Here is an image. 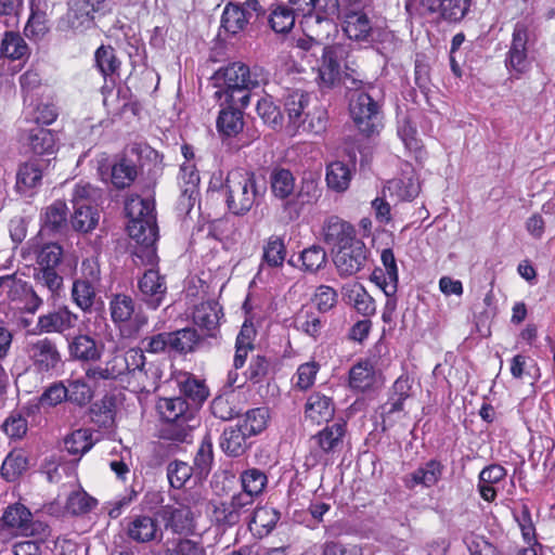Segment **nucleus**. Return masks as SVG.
Listing matches in <instances>:
<instances>
[{"instance_id": "1", "label": "nucleus", "mask_w": 555, "mask_h": 555, "mask_svg": "<svg viewBox=\"0 0 555 555\" xmlns=\"http://www.w3.org/2000/svg\"><path fill=\"white\" fill-rule=\"evenodd\" d=\"M217 80L222 81L224 90L215 94L219 98L223 94L227 103L240 104L244 108L249 103L248 91L266 85L268 73L261 67L249 68L243 63L234 62L217 73Z\"/></svg>"}, {"instance_id": "2", "label": "nucleus", "mask_w": 555, "mask_h": 555, "mask_svg": "<svg viewBox=\"0 0 555 555\" xmlns=\"http://www.w3.org/2000/svg\"><path fill=\"white\" fill-rule=\"evenodd\" d=\"M125 210L129 218V236L141 245L149 261L153 262L156 257L154 244L158 237L154 203L147 198L131 196L126 202Z\"/></svg>"}, {"instance_id": "3", "label": "nucleus", "mask_w": 555, "mask_h": 555, "mask_svg": "<svg viewBox=\"0 0 555 555\" xmlns=\"http://www.w3.org/2000/svg\"><path fill=\"white\" fill-rule=\"evenodd\" d=\"M284 111L288 127L310 133H322L327 125V112L318 104H311V96L302 90H291L284 96Z\"/></svg>"}, {"instance_id": "4", "label": "nucleus", "mask_w": 555, "mask_h": 555, "mask_svg": "<svg viewBox=\"0 0 555 555\" xmlns=\"http://www.w3.org/2000/svg\"><path fill=\"white\" fill-rule=\"evenodd\" d=\"M221 190L228 209L236 216L246 215L263 194L257 186L255 172L243 168L229 171Z\"/></svg>"}, {"instance_id": "5", "label": "nucleus", "mask_w": 555, "mask_h": 555, "mask_svg": "<svg viewBox=\"0 0 555 555\" xmlns=\"http://www.w3.org/2000/svg\"><path fill=\"white\" fill-rule=\"evenodd\" d=\"M353 93L350 95V115L360 132L370 137L378 132L382 127L379 104L374 99L375 88L361 80H351Z\"/></svg>"}, {"instance_id": "6", "label": "nucleus", "mask_w": 555, "mask_h": 555, "mask_svg": "<svg viewBox=\"0 0 555 555\" xmlns=\"http://www.w3.org/2000/svg\"><path fill=\"white\" fill-rule=\"evenodd\" d=\"M48 526L33 518L31 512L23 504L9 505L0 517V535L11 537H37L46 535Z\"/></svg>"}, {"instance_id": "7", "label": "nucleus", "mask_w": 555, "mask_h": 555, "mask_svg": "<svg viewBox=\"0 0 555 555\" xmlns=\"http://www.w3.org/2000/svg\"><path fill=\"white\" fill-rule=\"evenodd\" d=\"M157 409L162 418L176 430L177 440L185 441L190 431L197 425L193 410L181 397L163 398L158 401Z\"/></svg>"}, {"instance_id": "8", "label": "nucleus", "mask_w": 555, "mask_h": 555, "mask_svg": "<svg viewBox=\"0 0 555 555\" xmlns=\"http://www.w3.org/2000/svg\"><path fill=\"white\" fill-rule=\"evenodd\" d=\"M266 12L258 0H246L242 4L229 2L221 15V27L231 35L247 29L263 20Z\"/></svg>"}, {"instance_id": "9", "label": "nucleus", "mask_w": 555, "mask_h": 555, "mask_svg": "<svg viewBox=\"0 0 555 555\" xmlns=\"http://www.w3.org/2000/svg\"><path fill=\"white\" fill-rule=\"evenodd\" d=\"M25 353L30 367L41 375H52L62 365V354L57 345L49 337L28 341Z\"/></svg>"}, {"instance_id": "10", "label": "nucleus", "mask_w": 555, "mask_h": 555, "mask_svg": "<svg viewBox=\"0 0 555 555\" xmlns=\"http://www.w3.org/2000/svg\"><path fill=\"white\" fill-rule=\"evenodd\" d=\"M343 30L353 41L370 42L374 28L370 12L361 0L350 1L343 12Z\"/></svg>"}, {"instance_id": "11", "label": "nucleus", "mask_w": 555, "mask_h": 555, "mask_svg": "<svg viewBox=\"0 0 555 555\" xmlns=\"http://www.w3.org/2000/svg\"><path fill=\"white\" fill-rule=\"evenodd\" d=\"M529 40V24L519 21L514 25L512 40L505 57V66L512 77L518 79L530 68L527 44Z\"/></svg>"}, {"instance_id": "12", "label": "nucleus", "mask_w": 555, "mask_h": 555, "mask_svg": "<svg viewBox=\"0 0 555 555\" xmlns=\"http://www.w3.org/2000/svg\"><path fill=\"white\" fill-rule=\"evenodd\" d=\"M295 11L301 14V23L310 27L312 23L334 22L339 15L338 0H289Z\"/></svg>"}, {"instance_id": "13", "label": "nucleus", "mask_w": 555, "mask_h": 555, "mask_svg": "<svg viewBox=\"0 0 555 555\" xmlns=\"http://www.w3.org/2000/svg\"><path fill=\"white\" fill-rule=\"evenodd\" d=\"M345 434L346 424L334 423L333 425L326 426L317 435H314L312 437V441H314L318 449L311 451L310 455L307 457V464L315 465L323 460L326 462L327 460L324 459L325 456L341 450Z\"/></svg>"}, {"instance_id": "14", "label": "nucleus", "mask_w": 555, "mask_h": 555, "mask_svg": "<svg viewBox=\"0 0 555 555\" xmlns=\"http://www.w3.org/2000/svg\"><path fill=\"white\" fill-rule=\"evenodd\" d=\"M367 259V249L362 241L341 245L334 256V263L340 276H350L359 272Z\"/></svg>"}, {"instance_id": "15", "label": "nucleus", "mask_w": 555, "mask_h": 555, "mask_svg": "<svg viewBox=\"0 0 555 555\" xmlns=\"http://www.w3.org/2000/svg\"><path fill=\"white\" fill-rule=\"evenodd\" d=\"M98 172L103 181H111L117 189L129 186L137 177V167L125 157L111 164L106 158L98 160Z\"/></svg>"}, {"instance_id": "16", "label": "nucleus", "mask_w": 555, "mask_h": 555, "mask_svg": "<svg viewBox=\"0 0 555 555\" xmlns=\"http://www.w3.org/2000/svg\"><path fill=\"white\" fill-rule=\"evenodd\" d=\"M126 372L131 374L142 388L154 386L159 378L158 370L146 362L144 352L140 348L129 349L122 356Z\"/></svg>"}, {"instance_id": "17", "label": "nucleus", "mask_w": 555, "mask_h": 555, "mask_svg": "<svg viewBox=\"0 0 555 555\" xmlns=\"http://www.w3.org/2000/svg\"><path fill=\"white\" fill-rule=\"evenodd\" d=\"M78 322V315L68 307L62 306L38 317L36 328L44 334H65L73 330Z\"/></svg>"}, {"instance_id": "18", "label": "nucleus", "mask_w": 555, "mask_h": 555, "mask_svg": "<svg viewBox=\"0 0 555 555\" xmlns=\"http://www.w3.org/2000/svg\"><path fill=\"white\" fill-rule=\"evenodd\" d=\"M159 515L166 528L176 533H190L195 528V513L190 505L182 502L163 506Z\"/></svg>"}, {"instance_id": "19", "label": "nucleus", "mask_w": 555, "mask_h": 555, "mask_svg": "<svg viewBox=\"0 0 555 555\" xmlns=\"http://www.w3.org/2000/svg\"><path fill=\"white\" fill-rule=\"evenodd\" d=\"M68 5L66 21L75 30L90 28L95 12L111 10L100 0H70Z\"/></svg>"}, {"instance_id": "20", "label": "nucleus", "mask_w": 555, "mask_h": 555, "mask_svg": "<svg viewBox=\"0 0 555 555\" xmlns=\"http://www.w3.org/2000/svg\"><path fill=\"white\" fill-rule=\"evenodd\" d=\"M109 311L115 324H122L132 321L134 330L139 331L147 323V319L141 312H137L134 300L125 294L114 295L109 301Z\"/></svg>"}, {"instance_id": "21", "label": "nucleus", "mask_w": 555, "mask_h": 555, "mask_svg": "<svg viewBox=\"0 0 555 555\" xmlns=\"http://www.w3.org/2000/svg\"><path fill=\"white\" fill-rule=\"evenodd\" d=\"M139 289L142 300L152 309H157L167 293V284L165 276L160 275L157 270L150 269L144 272L139 280Z\"/></svg>"}, {"instance_id": "22", "label": "nucleus", "mask_w": 555, "mask_h": 555, "mask_svg": "<svg viewBox=\"0 0 555 555\" xmlns=\"http://www.w3.org/2000/svg\"><path fill=\"white\" fill-rule=\"evenodd\" d=\"M178 183L181 190L179 209L189 212L194 206L199 183V175L193 163H184L180 166Z\"/></svg>"}, {"instance_id": "23", "label": "nucleus", "mask_w": 555, "mask_h": 555, "mask_svg": "<svg viewBox=\"0 0 555 555\" xmlns=\"http://www.w3.org/2000/svg\"><path fill=\"white\" fill-rule=\"evenodd\" d=\"M383 193L393 203L414 199L420 193V183L412 170L403 171L400 177L389 180L383 188Z\"/></svg>"}, {"instance_id": "24", "label": "nucleus", "mask_w": 555, "mask_h": 555, "mask_svg": "<svg viewBox=\"0 0 555 555\" xmlns=\"http://www.w3.org/2000/svg\"><path fill=\"white\" fill-rule=\"evenodd\" d=\"M62 503L63 502L59 496L54 502L47 506V512L54 516H60L64 513L81 515L93 508L95 500L83 490H75L67 495L64 506Z\"/></svg>"}, {"instance_id": "25", "label": "nucleus", "mask_w": 555, "mask_h": 555, "mask_svg": "<svg viewBox=\"0 0 555 555\" xmlns=\"http://www.w3.org/2000/svg\"><path fill=\"white\" fill-rule=\"evenodd\" d=\"M251 332L253 330L250 327L244 325L236 337L235 354L233 359L234 370L230 371L227 377V386L231 388H241L245 384V377L241 378L237 370L245 365L248 352L254 348L250 338Z\"/></svg>"}, {"instance_id": "26", "label": "nucleus", "mask_w": 555, "mask_h": 555, "mask_svg": "<svg viewBox=\"0 0 555 555\" xmlns=\"http://www.w3.org/2000/svg\"><path fill=\"white\" fill-rule=\"evenodd\" d=\"M380 260L384 270H374L372 280L376 282L385 295H395L398 289L399 274L393 251L390 248L384 249L380 255Z\"/></svg>"}, {"instance_id": "27", "label": "nucleus", "mask_w": 555, "mask_h": 555, "mask_svg": "<svg viewBox=\"0 0 555 555\" xmlns=\"http://www.w3.org/2000/svg\"><path fill=\"white\" fill-rule=\"evenodd\" d=\"M324 241L337 248L341 245H348L353 241H359L356 237V230L349 222L333 216L330 217L323 225Z\"/></svg>"}, {"instance_id": "28", "label": "nucleus", "mask_w": 555, "mask_h": 555, "mask_svg": "<svg viewBox=\"0 0 555 555\" xmlns=\"http://www.w3.org/2000/svg\"><path fill=\"white\" fill-rule=\"evenodd\" d=\"M335 413L332 398L321 393H311L305 404L306 418L315 424L328 422Z\"/></svg>"}, {"instance_id": "29", "label": "nucleus", "mask_w": 555, "mask_h": 555, "mask_svg": "<svg viewBox=\"0 0 555 555\" xmlns=\"http://www.w3.org/2000/svg\"><path fill=\"white\" fill-rule=\"evenodd\" d=\"M128 535L135 542L145 543L150 541L160 540L163 532L157 521L150 516H135L128 524Z\"/></svg>"}, {"instance_id": "30", "label": "nucleus", "mask_w": 555, "mask_h": 555, "mask_svg": "<svg viewBox=\"0 0 555 555\" xmlns=\"http://www.w3.org/2000/svg\"><path fill=\"white\" fill-rule=\"evenodd\" d=\"M50 160L30 159L23 164L16 175V186L21 192L37 188L42 180L43 171L49 166Z\"/></svg>"}, {"instance_id": "31", "label": "nucleus", "mask_w": 555, "mask_h": 555, "mask_svg": "<svg viewBox=\"0 0 555 555\" xmlns=\"http://www.w3.org/2000/svg\"><path fill=\"white\" fill-rule=\"evenodd\" d=\"M443 466L436 460H430L424 465L420 466L405 478V486L413 489L416 486L426 488L435 486L442 476Z\"/></svg>"}, {"instance_id": "32", "label": "nucleus", "mask_w": 555, "mask_h": 555, "mask_svg": "<svg viewBox=\"0 0 555 555\" xmlns=\"http://www.w3.org/2000/svg\"><path fill=\"white\" fill-rule=\"evenodd\" d=\"M68 352L72 358L81 362H95L100 360L102 349L89 335L75 336L68 344Z\"/></svg>"}, {"instance_id": "33", "label": "nucleus", "mask_w": 555, "mask_h": 555, "mask_svg": "<svg viewBox=\"0 0 555 555\" xmlns=\"http://www.w3.org/2000/svg\"><path fill=\"white\" fill-rule=\"evenodd\" d=\"M506 476V469L498 464L485 467L478 478V490L480 496L487 502H493L496 498L495 485Z\"/></svg>"}, {"instance_id": "34", "label": "nucleus", "mask_w": 555, "mask_h": 555, "mask_svg": "<svg viewBox=\"0 0 555 555\" xmlns=\"http://www.w3.org/2000/svg\"><path fill=\"white\" fill-rule=\"evenodd\" d=\"M247 436L248 433L241 425L229 426L221 435L220 447L229 456H241L247 449Z\"/></svg>"}, {"instance_id": "35", "label": "nucleus", "mask_w": 555, "mask_h": 555, "mask_svg": "<svg viewBox=\"0 0 555 555\" xmlns=\"http://www.w3.org/2000/svg\"><path fill=\"white\" fill-rule=\"evenodd\" d=\"M345 297L348 304L363 317H371L376 312V305L373 297L359 283L347 285L345 288Z\"/></svg>"}, {"instance_id": "36", "label": "nucleus", "mask_w": 555, "mask_h": 555, "mask_svg": "<svg viewBox=\"0 0 555 555\" xmlns=\"http://www.w3.org/2000/svg\"><path fill=\"white\" fill-rule=\"evenodd\" d=\"M280 519V513L268 506H262L254 512L248 527L249 530L257 537L262 538L268 535L276 526Z\"/></svg>"}, {"instance_id": "37", "label": "nucleus", "mask_w": 555, "mask_h": 555, "mask_svg": "<svg viewBox=\"0 0 555 555\" xmlns=\"http://www.w3.org/2000/svg\"><path fill=\"white\" fill-rule=\"evenodd\" d=\"M49 30V21L46 10L41 8L39 0L30 3V15L24 28V34L33 40L41 39Z\"/></svg>"}, {"instance_id": "38", "label": "nucleus", "mask_w": 555, "mask_h": 555, "mask_svg": "<svg viewBox=\"0 0 555 555\" xmlns=\"http://www.w3.org/2000/svg\"><path fill=\"white\" fill-rule=\"evenodd\" d=\"M56 142V133L46 128H34L28 135V144L37 155L49 156L54 154L57 150Z\"/></svg>"}, {"instance_id": "39", "label": "nucleus", "mask_w": 555, "mask_h": 555, "mask_svg": "<svg viewBox=\"0 0 555 555\" xmlns=\"http://www.w3.org/2000/svg\"><path fill=\"white\" fill-rule=\"evenodd\" d=\"M229 106L220 111L217 119L218 131L225 137H235L244 127L243 113L234 108L235 104L228 103Z\"/></svg>"}, {"instance_id": "40", "label": "nucleus", "mask_w": 555, "mask_h": 555, "mask_svg": "<svg viewBox=\"0 0 555 555\" xmlns=\"http://www.w3.org/2000/svg\"><path fill=\"white\" fill-rule=\"evenodd\" d=\"M42 229L49 232H62L67 224V206L62 201H55L41 214Z\"/></svg>"}, {"instance_id": "41", "label": "nucleus", "mask_w": 555, "mask_h": 555, "mask_svg": "<svg viewBox=\"0 0 555 555\" xmlns=\"http://www.w3.org/2000/svg\"><path fill=\"white\" fill-rule=\"evenodd\" d=\"M201 341L195 328L185 327L170 332L169 352L186 354L193 352Z\"/></svg>"}, {"instance_id": "42", "label": "nucleus", "mask_w": 555, "mask_h": 555, "mask_svg": "<svg viewBox=\"0 0 555 555\" xmlns=\"http://www.w3.org/2000/svg\"><path fill=\"white\" fill-rule=\"evenodd\" d=\"M29 291L27 282L16 274L0 276V301L18 302L23 301L25 293Z\"/></svg>"}, {"instance_id": "43", "label": "nucleus", "mask_w": 555, "mask_h": 555, "mask_svg": "<svg viewBox=\"0 0 555 555\" xmlns=\"http://www.w3.org/2000/svg\"><path fill=\"white\" fill-rule=\"evenodd\" d=\"M375 380V370L369 361H361L354 364L349 372V385L353 389L365 391L373 387Z\"/></svg>"}, {"instance_id": "44", "label": "nucleus", "mask_w": 555, "mask_h": 555, "mask_svg": "<svg viewBox=\"0 0 555 555\" xmlns=\"http://www.w3.org/2000/svg\"><path fill=\"white\" fill-rule=\"evenodd\" d=\"M126 373L122 356H114L104 364L89 367L86 375L90 379H116Z\"/></svg>"}, {"instance_id": "45", "label": "nucleus", "mask_w": 555, "mask_h": 555, "mask_svg": "<svg viewBox=\"0 0 555 555\" xmlns=\"http://www.w3.org/2000/svg\"><path fill=\"white\" fill-rule=\"evenodd\" d=\"M220 309L217 302L205 301L195 307L193 312L194 323L207 332H211L217 328L219 324Z\"/></svg>"}, {"instance_id": "46", "label": "nucleus", "mask_w": 555, "mask_h": 555, "mask_svg": "<svg viewBox=\"0 0 555 555\" xmlns=\"http://www.w3.org/2000/svg\"><path fill=\"white\" fill-rule=\"evenodd\" d=\"M352 172L348 165L341 162H333L326 168V183L330 189L336 192H344L348 189Z\"/></svg>"}, {"instance_id": "47", "label": "nucleus", "mask_w": 555, "mask_h": 555, "mask_svg": "<svg viewBox=\"0 0 555 555\" xmlns=\"http://www.w3.org/2000/svg\"><path fill=\"white\" fill-rule=\"evenodd\" d=\"M286 258V246L283 238L271 235L262 247V263L270 268H280Z\"/></svg>"}, {"instance_id": "48", "label": "nucleus", "mask_w": 555, "mask_h": 555, "mask_svg": "<svg viewBox=\"0 0 555 555\" xmlns=\"http://www.w3.org/2000/svg\"><path fill=\"white\" fill-rule=\"evenodd\" d=\"M99 218L100 215L95 208L90 205H78L75 206L70 223L75 231L88 233L95 229Z\"/></svg>"}, {"instance_id": "49", "label": "nucleus", "mask_w": 555, "mask_h": 555, "mask_svg": "<svg viewBox=\"0 0 555 555\" xmlns=\"http://www.w3.org/2000/svg\"><path fill=\"white\" fill-rule=\"evenodd\" d=\"M94 444L89 429H77L64 438V449L72 455L81 456Z\"/></svg>"}, {"instance_id": "50", "label": "nucleus", "mask_w": 555, "mask_h": 555, "mask_svg": "<svg viewBox=\"0 0 555 555\" xmlns=\"http://www.w3.org/2000/svg\"><path fill=\"white\" fill-rule=\"evenodd\" d=\"M240 481L243 491L258 498L263 493L268 485V477L259 468H248L241 473Z\"/></svg>"}, {"instance_id": "51", "label": "nucleus", "mask_w": 555, "mask_h": 555, "mask_svg": "<svg viewBox=\"0 0 555 555\" xmlns=\"http://www.w3.org/2000/svg\"><path fill=\"white\" fill-rule=\"evenodd\" d=\"M271 190L275 197L285 199L295 190V178L287 169H275L270 177Z\"/></svg>"}, {"instance_id": "52", "label": "nucleus", "mask_w": 555, "mask_h": 555, "mask_svg": "<svg viewBox=\"0 0 555 555\" xmlns=\"http://www.w3.org/2000/svg\"><path fill=\"white\" fill-rule=\"evenodd\" d=\"M28 467V459L23 450H13L4 459L1 475L9 481L16 479Z\"/></svg>"}, {"instance_id": "53", "label": "nucleus", "mask_w": 555, "mask_h": 555, "mask_svg": "<svg viewBox=\"0 0 555 555\" xmlns=\"http://www.w3.org/2000/svg\"><path fill=\"white\" fill-rule=\"evenodd\" d=\"M294 5L292 9L285 5H278L269 16V23L271 28L278 34H286L291 31V29L295 25L296 16H299Z\"/></svg>"}, {"instance_id": "54", "label": "nucleus", "mask_w": 555, "mask_h": 555, "mask_svg": "<svg viewBox=\"0 0 555 555\" xmlns=\"http://www.w3.org/2000/svg\"><path fill=\"white\" fill-rule=\"evenodd\" d=\"M2 56L10 60H21L28 53V47L20 34L7 31L0 46Z\"/></svg>"}, {"instance_id": "55", "label": "nucleus", "mask_w": 555, "mask_h": 555, "mask_svg": "<svg viewBox=\"0 0 555 555\" xmlns=\"http://www.w3.org/2000/svg\"><path fill=\"white\" fill-rule=\"evenodd\" d=\"M258 116L272 128L281 127L283 115L280 107L273 102L272 96L266 95L258 100L256 105Z\"/></svg>"}, {"instance_id": "56", "label": "nucleus", "mask_w": 555, "mask_h": 555, "mask_svg": "<svg viewBox=\"0 0 555 555\" xmlns=\"http://www.w3.org/2000/svg\"><path fill=\"white\" fill-rule=\"evenodd\" d=\"M95 64L103 77L115 75L120 66L115 50L109 46H101L94 54Z\"/></svg>"}, {"instance_id": "57", "label": "nucleus", "mask_w": 555, "mask_h": 555, "mask_svg": "<svg viewBox=\"0 0 555 555\" xmlns=\"http://www.w3.org/2000/svg\"><path fill=\"white\" fill-rule=\"evenodd\" d=\"M326 259V253L321 246H310L300 254V269L308 273H315L325 266Z\"/></svg>"}, {"instance_id": "58", "label": "nucleus", "mask_w": 555, "mask_h": 555, "mask_svg": "<svg viewBox=\"0 0 555 555\" xmlns=\"http://www.w3.org/2000/svg\"><path fill=\"white\" fill-rule=\"evenodd\" d=\"M72 298L81 310H89L94 302L95 284L76 280L72 288Z\"/></svg>"}, {"instance_id": "59", "label": "nucleus", "mask_w": 555, "mask_h": 555, "mask_svg": "<svg viewBox=\"0 0 555 555\" xmlns=\"http://www.w3.org/2000/svg\"><path fill=\"white\" fill-rule=\"evenodd\" d=\"M37 269H56L61 263L63 249L56 243H49L35 250Z\"/></svg>"}, {"instance_id": "60", "label": "nucleus", "mask_w": 555, "mask_h": 555, "mask_svg": "<svg viewBox=\"0 0 555 555\" xmlns=\"http://www.w3.org/2000/svg\"><path fill=\"white\" fill-rule=\"evenodd\" d=\"M214 461L212 440L207 434L203 438L194 457V469L201 477L208 474Z\"/></svg>"}, {"instance_id": "61", "label": "nucleus", "mask_w": 555, "mask_h": 555, "mask_svg": "<svg viewBox=\"0 0 555 555\" xmlns=\"http://www.w3.org/2000/svg\"><path fill=\"white\" fill-rule=\"evenodd\" d=\"M1 427L9 438L21 440L28 430V422L22 411H13Z\"/></svg>"}, {"instance_id": "62", "label": "nucleus", "mask_w": 555, "mask_h": 555, "mask_svg": "<svg viewBox=\"0 0 555 555\" xmlns=\"http://www.w3.org/2000/svg\"><path fill=\"white\" fill-rule=\"evenodd\" d=\"M35 281L47 288L52 298L59 296L63 287V276L56 272V269H36Z\"/></svg>"}, {"instance_id": "63", "label": "nucleus", "mask_w": 555, "mask_h": 555, "mask_svg": "<svg viewBox=\"0 0 555 555\" xmlns=\"http://www.w3.org/2000/svg\"><path fill=\"white\" fill-rule=\"evenodd\" d=\"M66 391L67 400L79 406L87 405L93 397L91 387L83 379L69 380Z\"/></svg>"}, {"instance_id": "64", "label": "nucleus", "mask_w": 555, "mask_h": 555, "mask_svg": "<svg viewBox=\"0 0 555 555\" xmlns=\"http://www.w3.org/2000/svg\"><path fill=\"white\" fill-rule=\"evenodd\" d=\"M469 555H505L496 544L483 535H470L466 540Z\"/></svg>"}]
</instances>
